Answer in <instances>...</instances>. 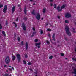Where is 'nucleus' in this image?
<instances>
[{"instance_id": "f257e3e1", "label": "nucleus", "mask_w": 76, "mask_h": 76, "mask_svg": "<svg viewBox=\"0 0 76 76\" xmlns=\"http://www.w3.org/2000/svg\"><path fill=\"white\" fill-rule=\"evenodd\" d=\"M65 31H66V34L68 35V36H71V33L70 32V28H69L68 26H66L65 27Z\"/></svg>"}, {"instance_id": "f03ea898", "label": "nucleus", "mask_w": 76, "mask_h": 76, "mask_svg": "<svg viewBox=\"0 0 76 76\" xmlns=\"http://www.w3.org/2000/svg\"><path fill=\"white\" fill-rule=\"evenodd\" d=\"M65 8V5H63L61 7L60 9V6H58L56 8V9L58 10V12H61L62 10V9H64Z\"/></svg>"}, {"instance_id": "7ed1b4c3", "label": "nucleus", "mask_w": 76, "mask_h": 76, "mask_svg": "<svg viewBox=\"0 0 76 76\" xmlns=\"http://www.w3.org/2000/svg\"><path fill=\"white\" fill-rule=\"evenodd\" d=\"M5 61L7 64H8L9 63V62L10 61V58H9V57L7 56L6 57Z\"/></svg>"}, {"instance_id": "20e7f679", "label": "nucleus", "mask_w": 76, "mask_h": 76, "mask_svg": "<svg viewBox=\"0 0 76 76\" xmlns=\"http://www.w3.org/2000/svg\"><path fill=\"white\" fill-rule=\"evenodd\" d=\"M17 59L18 60V63H19L20 61V59H21V57H20V55L19 54H17L16 55Z\"/></svg>"}, {"instance_id": "39448f33", "label": "nucleus", "mask_w": 76, "mask_h": 76, "mask_svg": "<svg viewBox=\"0 0 76 76\" xmlns=\"http://www.w3.org/2000/svg\"><path fill=\"white\" fill-rule=\"evenodd\" d=\"M7 10V6L5 5L4 6V8L3 9V11L4 13H6V10Z\"/></svg>"}, {"instance_id": "423d86ee", "label": "nucleus", "mask_w": 76, "mask_h": 76, "mask_svg": "<svg viewBox=\"0 0 76 76\" xmlns=\"http://www.w3.org/2000/svg\"><path fill=\"white\" fill-rule=\"evenodd\" d=\"M22 27L24 31H26V26L25 23H23L22 24Z\"/></svg>"}, {"instance_id": "0eeeda50", "label": "nucleus", "mask_w": 76, "mask_h": 76, "mask_svg": "<svg viewBox=\"0 0 76 76\" xmlns=\"http://www.w3.org/2000/svg\"><path fill=\"white\" fill-rule=\"evenodd\" d=\"M36 18L37 19V20H39L40 18H41V15L39 13L37 14V16H36Z\"/></svg>"}, {"instance_id": "6e6552de", "label": "nucleus", "mask_w": 76, "mask_h": 76, "mask_svg": "<svg viewBox=\"0 0 76 76\" xmlns=\"http://www.w3.org/2000/svg\"><path fill=\"white\" fill-rule=\"evenodd\" d=\"M16 9V6H14L12 9V14H13V13H14V12L15 11V10Z\"/></svg>"}, {"instance_id": "1a4fd4ad", "label": "nucleus", "mask_w": 76, "mask_h": 76, "mask_svg": "<svg viewBox=\"0 0 76 76\" xmlns=\"http://www.w3.org/2000/svg\"><path fill=\"white\" fill-rule=\"evenodd\" d=\"M35 45L37 47V48H40V46L39 45H41V43L39 42L38 43H35Z\"/></svg>"}, {"instance_id": "9d476101", "label": "nucleus", "mask_w": 76, "mask_h": 76, "mask_svg": "<svg viewBox=\"0 0 76 76\" xmlns=\"http://www.w3.org/2000/svg\"><path fill=\"white\" fill-rule=\"evenodd\" d=\"M66 18H70L71 17V15L69 13H67L65 15Z\"/></svg>"}, {"instance_id": "9b49d317", "label": "nucleus", "mask_w": 76, "mask_h": 76, "mask_svg": "<svg viewBox=\"0 0 76 76\" xmlns=\"http://www.w3.org/2000/svg\"><path fill=\"white\" fill-rule=\"evenodd\" d=\"M25 48L26 50H28V42H26L25 44Z\"/></svg>"}, {"instance_id": "f8f14e48", "label": "nucleus", "mask_w": 76, "mask_h": 76, "mask_svg": "<svg viewBox=\"0 0 76 76\" xmlns=\"http://www.w3.org/2000/svg\"><path fill=\"white\" fill-rule=\"evenodd\" d=\"M73 70L74 72H73V73H74L75 75H76V69L75 68H74L73 69Z\"/></svg>"}, {"instance_id": "ddd939ff", "label": "nucleus", "mask_w": 76, "mask_h": 76, "mask_svg": "<svg viewBox=\"0 0 76 76\" xmlns=\"http://www.w3.org/2000/svg\"><path fill=\"white\" fill-rule=\"evenodd\" d=\"M12 60H13V61H14V60H15L16 59V56H12Z\"/></svg>"}, {"instance_id": "4468645a", "label": "nucleus", "mask_w": 76, "mask_h": 76, "mask_svg": "<svg viewBox=\"0 0 76 76\" xmlns=\"http://www.w3.org/2000/svg\"><path fill=\"white\" fill-rule=\"evenodd\" d=\"M4 76H11L12 75L11 74H10L9 76V74L7 73H5L4 75H3Z\"/></svg>"}, {"instance_id": "2eb2a0df", "label": "nucleus", "mask_w": 76, "mask_h": 76, "mask_svg": "<svg viewBox=\"0 0 76 76\" xmlns=\"http://www.w3.org/2000/svg\"><path fill=\"white\" fill-rule=\"evenodd\" d=\"M2 34H3V35L4 36V37H6V33L5 32V31H2Z\"/></svg>"}, {"instance_id": "dca6fc26", "label": "nucleus", "mask_w": 76, "mask_h": 76, "mask_svg": "<svg viewBox=\"0 0 76 76\" xmlns=\"http://www.w3.org/2000/svg\"><path fill=\"white\" fill-rule=\"evenodd\" d=\"M37 33V32L35 31V32H34L32 34V35L31 36V37H34V35H35V34H36Z\"/></svg>"}, {"instance_id": "f3484780", "label": "nucleus", "mask_w": 76, "mask_h": 76, "mask_svg": "<svg viewBox=\"0 0 76 76\" xmlns=\"http://www.w3.org/2000/svg\"><path fill=\"white\" fill-rule=\"evenodd\" d=\"M32 14L33 15H35V10H34L31 12Z\"/></svg>"}, {"instance_id": "a211bd4d", "label": "nucleus", "mask_w": 76, "mask_h": 76, "mask_svg": "<svg viewBox=\"0 0 76 76\" xmlns=\"http://www.w3.org/2000/svg\"><path fill=\"white\" fill-rule=\"evenodd\" d=\"M45 10H46V8H43V13H45Z\"/></svg>"}, {"instance_id": "6ab92c4d", "label": "nucleus", "mask_w": 76, "mask_h": 76, "mask_svg": "<svg viewBox=\"0 0 76 76\" xmlns=\"http://www.w3.org/2000/svg\"><path fill=\"white\" fill-rule=\"evenodd\" d=\"M13 24L15 25V28H17V24L16 23H15V22H13Z\"/></svg>"}, {"instance_id": "aec40b11", "label": "nucleus", "mask_w": 76, "mask_h": 76, "mask_svg": "<svg viewBox=\"0 0 76 76\" xmlns=\"http://www.w3.org/2000/svg\"><path fill=\"white\" fill-rule=\"evenodd\" d=\"M53 6L54 7V9H56V7H57V5L56 4H54V5H53Z\"/></svg>"}, {"instance_id": "412c9836", "label": "nucleus", "mask_w": 76, "mask_h": 76, "mask_svg": "<svg viewBox=\"0 0 76 76\" xmlns=\"http://www.w3.org/2000/svg\"><path fill=\"white\" fill-rule=\"evenodd\" d=\"M72 29L73 31H72V32H73L74 33H76V31H74L75 30V28H72Z\"/></svg>"}, {"instance_id": "4be33fe9", "label": "nucleus", "mask_w": 76, "mask_h": 76, "mask_svg": "<svg viewBox=\"0 0 76 76\" xmlns=\"http://www.w3.org/2000/svg\"><path fill=\"white\" fill-rule=\"evenodd\" d=\"M23 61L24 64H26V61H25V60H23Z\"/></svg>"}, {"instance_id": "5701e85b", "label": "nucleus", "mask_w": 76, "mask_h": 76, "mask_svg": "<svg viewBox=\"0 0 76 76\" xmlns=\"http://www.w3.org/2000/svg\"><path fill=\"white\" fill-rule=\"evenodd\" d=\"M24 12L25 15H26V13L27 12V10H24Z\"/></svg>"}, {"instance_id": "b1692460", "label": "nucleus", "mask_w": 76, "mask_h": 76, "mask_svg": "<svg viewBox=\"0 0 76 76\" xmlns=\"http://www.w3.org/2000/svg\"><path fill=\"white\" fill-rule=\"evenodd\" d=\"M18 40V41H20V37H18L17 38Z\"/></svg>"}, {"instance_id": "393cba45", "label": "nucleus", "mask_w": 76, "mask_h": 76, "mask_svg": "<svg viewBox=\"0 0 76 76\" xmlns=\"http://www.w3.org/2000/svg\"><path fill=\"white\" fill-rule=\"evenodd\" d=\"M47 30L48 31H51V29L48 28L47 29Z\"/></svg>"}, {"instance_id": "a878e982", "label": "nucleus", "mask_w": 76, "mask_h": 76, "mask_svg": "<svg viewBox=\"0 0 76 76\" xmlns=\"http://www.w3.org/2000/svg\"><path fill=\"white\" fill-rule=\"evenodd\" d=\"M43 34V31L42 30H41L40 31V34L41 35H42V34Z\"/></svg>"}, {"instance_id": "bb28decb", "label": "nucleus", "mask_w": 76, "mask_h": 76, "mask_svg": "<svg viewBox=\"0 0 76 76\" xmlns=\"http://www.w3.org/2000/svg\"><path fill=\"white\" fill-rule=\"evenodd\" d=\"M53 56H50L49 57V59H52L53 58Z\"/></svg>"}, {"instance_id": "cd10ccee", "label": "nucleus", "mask_w": 76, "mask_h": 76, "mask_svg": "<svg viewBox=\"0 0 76 76\" xmlns=\"http://www.w3.org/2000/svg\"><path fill=\"white\" fill-rule=\"evenodd\" d=\"M3 7V5L2 4H0V8H2Z\"/></svg>"}, {"instance_id": "c85d7f7f", "label": "nucleus", "mask_w": 76, "mask_h": 76, "mask_svg": "<svg viewBox=\"0 0 76 76\" xmlns=\"http://www.w3.org/2000/svg\"><path fill=\"white\" fill-rule=\"evenodd\" d=\"M38 41V39H35L34 40V41L35 42H37Z\"/></svg>"}, {"instance_id": "c756f323", "label": "nucleus", "mask_w": 76, "mask_h": 76, "mask_svg": "<svg viewBox=\"0 0 76 76\" xmlns=\"http://www.w3.org/2000/svg\"><path fill=\"white\" fill-rule=\"evenodd\" d=\"M21 45H24V44L23 43V41H22L21 42Z\"/></svg>"}, {"instance_id": "7c9ffc66", "label": "nucleus", "mask_w": 76, "mask_h": 76, "mask_svg": "<svg viewBox=\"0 0 76 76\" xmlns=\"http://www.w3.org/2000/svg\"><path fill=\"white\" fill-rule=\"evenodd\" d=\"M24 20L25 21H26L27 20V18L25 17L24 18Z\"/></svg>"}, {"instance_id": "2f4dec72", "label": "nucleus", "mask_w": 76, "mask_h": 76, "mask_svg": "<svg viewBox=\"0 0 76 76\" xmlns=\"http://www.w3.org/2000/svg\"><path fill=\"white\" fill-rule=\"evenodd\" d=\"M65 22L66 23H69V21H68V20H65Z\"/></svg>"}, {"instance_id": "473e14b6", "label": "nucleus", "mask_w": 76, "mask_h": 76, "mask_svg": "<svg viewBox=\"0 0 76 76\" xmlns=\"http://www.w3.org/2000/svg\"><path fill=\"white\" fill-rule=\"evenodd\" d=\"M46 43H47V44H50V42H49V41L47 40L46 41Z\"/></svg>"}, {"instance_id": "72a5a7b5", "label": "nucleus", "mask_w": 76, "mask_h": 76, "mask_svg": "<svg viewBox=\"0 0 76 76\" xmlns=\"http://www.w3.org/2000/svg\"><path fill=\"white\" fill-rule=\"evenodd\" d=\"M55 37V33H54L52 36V38H54Z\"/></svg>"}, {"instance_id": "f704fd0d", "label": "nucleus", "mask_w": 76, "mask_h": 76, "mask_svg": "<svg viewBox=\"0 0 76 76\" xmlns=\"http://www.w3.org/2000/svg\"><path fill=\"white\" fill-rule=\"evenodd\" d=\"M6 25H7L8 24V23L7 22V20H6Z\"/></svg>"}, {"instance_id": "c9c22d12", "label": "nucleus", "mask_w": 76, "mask_h": 76, "mask_svg": "<svg viewBox=\"0 0 76 76\" xmlns=\"http://www.w3.org/2000/svg\"><path fill=\"white\" fill-rule=\"evenodd\" d=\"M0 29H2V26H1V24H0Z\"/></svg>"}, {"instance_id": "e433bc0d", "label": "nucleus", "mask_w": 76, "mask_h": 76, "mask_svg": "<svg viewBox=\"0 0 76 76\" xmlns=\"http://www.w3.org/2000/svg\"><path fill=\"white\" fill-rule=\"evenodd\" d=\"M60 54L62 56H64V54H63V53H61Z\"/></svg>"}, {"instance_id": "4c0bfd02", "label": "nucleus", "mask_w": 76, "mask_h": 76, "mask_svg": "<svg viewBox=\"0 0 76 76\" xmlns=\"http://www.w3.org/2000/svg\"><path fill=\"white\" fill-rule=\"evenodd\" d=\"M31 63L30 62H28V65L29 66H30V65H31Z\"/></svg>"}, {"instance_id": "58836bf2", "label": "nucleus", "mask_w": 76, "mask_h": 76, "mask_svg": "<svg viewBox=\"0 0 76 76\" xmlns=\"http://www.w3.org/2000/svg\"><path fill=\"white\" fill-rule=\"evenodd\" d=\"M19 18V17H17V19L16 20V22H18V19Z\"/></svg>"}, {"instance_id": "ea45409f", "label": "nucleus", "mask_w": 76, "mask_h": 76, "mask_svg": "<svg viewBox=\"0 0 76 76\" xmlns=\"http://www.w3.org/2000/svg\"><path fill=\"white\" fill-rule=\"evenodd\" d=\"M14 37H15V38H16V33H14Z\"/></svg>"}, {"instance_id": "a19ab883", "label": "nucleus", "mask_w": 76, "mask_h": 76, "mask_svg": "<svg viewBox=\"0 0 76 76\" xmlns=\"http://www.w3.org/2000/svg\"><path fill=\"white\" fill-rule=\"evenodd\" d=\"M25 58H27L28 57V55H27V54L25 55Z\"/></svg>"}, {"instance_id": "79ce46f5", "label": "nucleus", "mask_w": 76, "mask_h": 76, "mask_svg": "<svg viewBox=\"0 0 76 76\" xmlns=\"http://www.w3.org/2000/svg\"><path fill=\"white\" fill-rule=\"evenodd\" d=\"M48 36L50 38L51 37V36H50V34H48Z\"/></svg>"}, {"instance_id": "37998d69", "label": "nucleus", "mask_w": 76, "mask_h": 76, "mask_svg": "<svg viewBox=\"0 0 76 76\" xmlns=\"http://www.w3.org/2000/svg\"><path fill=\"white\" fill-rule=\"evenodd\" d=\"M50 1V2H53L54 1V0H49Z\"/></svg>"}, {"instance_id": "c03bdc74", "label": "nucleus", "mask_w": 76, "mask_h": 76, "mask_svg": "<svg viewBox=\"0 0 76 76\" xmlns=\"http://www.w3.org/2000/svg\"><path fill=\"white\" fill-rule=\"evenodd\" d=\"M53 38V40H54V41H56V39L55 38V37H54Z\"/></svg>"}, {"instance_id": "a18cd8bd", "label": "nucleus", "mask_w": 76, "mask_h": 76, "mask_svg": "<svg viewBox=\"0 0 76 76\" xmlns=\"http://www.w3.org/2000/svg\"><path fill=\"white\" fill-rule=\"evenodd\" d=\"M26 7L25 6V7H24V10H26Z\"/></svg>"}, {"instance_id": "49530a36", "label": "nucleus", "mask_w": 76, "mask_h": 76, "mask_svg": "<svg viewBox=\"0 0 76 76\" xmlns=\"http://www.w3.org/2000/svg\"><path fill=\"white\" fill-rule=\"evenodd\" d=\"M33 31H35V28H33Z\"/></svg>"}, {"instance_id": "de8ad7c7", "label": "nucleus", "mask_w": 76, "mask_h": 76, "mask_svg": "<svg viewBox=\"0 0 76 76\" xmlns=\"http://www.w3.org/2000/svg\"><path fill=\"white\" fill-rule=\"evenodd\" d=\"M50 6H53V4L52 3L50 4Z\"/></svg>"}, {"instance_id": "09e8293b", "label": "nucleus", "mask_w": 76, "mask_h": 76, "mask_svg": "<svg viewBox=\"0 0 76 76\" xmlns=\"http://www.w3.org/2000/svg\"><path fill=\"white\" fill-rule=\"evenodd\" d=\"M58 19H60V16H58Z\"/></svg>"}, {"instance_id": "8fccbe9b", "label": "nucleus", "mask_w": 76, "mask_h": 76, "mask_svg": "<svg viewBox=\"0 0 76 76\" xmlns=\"http://www.w3.org/2000/svg\"><path fill=\"white\" fill-rule=\"evenodd\" d=\"M30 71H31V72H32V71H33L32 69H30Z\"/></svg>"}, {"instance_id": "3c124183", "label": "nucleus", "mask_w": 76, "mask_h": 76, "mask_svg": "<svg viewBox=\"0 0 76 76\" xmlns=\"http://www.w3.org/2000/svg\"><path fill=\"white\" fill-rule=\"evenodd\" d=\"M65 39L66 41H67V39L66 37L65 38Z\"/></svg>"}, {"instance_id": "603ef678", "label": "nucleus", "mask_w": 76, "mask_h": 76, "mask_svg": "<svg viewBox=\"0 0 76 76\" xmlns=\"http://www.w3.org/2000/svg\"><path fill=\"white\" fill-rule=\"evenodd\" d=\"M4 67H7V66L6 65H4Z\"/></svg>"}, {"instance_id": "864d4df0", "label": "nucleus", "mask_w": 76, "mask_h": 76, "mask_svg": "<svg viewBox=\"0 0 76 76\" xmlns=\"http://www.w3.org/2000/svg\"><path fill=\"white\" fill-rule=\"evenodd\" d=\"M20 4H18V7H20Z\"/></svg>"}, {"instance_id": "5fc2aeb1", "label": "nucleus", "mask_w": 76, "mask_h": 76, "mask_svg": "<svg viewBox=\"0 0 76 76\" xmlns=\"http://www.w3.org/2000/svg\"><path fill=\"white\" fill-rule=\"evenodd\" d=\"M9 70H10V71H12V69H11V68H9Z\"/></svg>"}, {"instance_id": "6e6d98bb", "label": "nucleus", "mask_w": 76, "mask_h": 76, "mask_svg": "<svg viewBox=\"0 0 76 76\" xmlns=\"http://www.w3.org/2000/svg\"><path fill=\"white\" fill-rule=\"evenodd\" d=\"M34 73H35V74H36V75H37V72H35Z\"/></svg>"}, {"instance_id": "4d7b16f0", "label": "nucleus", "mask_w": 76, "mask_h": 76, "mask_svg": "<svg viewBox=\"0 0 76 76\" xmlns=\"http://www.w3.org/2000/svg\"><path fill=\"white\" fill-rule=\"evenodd\" d=\"M8 67H12L11 66H7Z\"/></svg>"}, {"instance_id": "13d9d810", "label": "nucleus", "mask_w": 76, "mask_h": 76, "mask_svg": "<svg viewBox=\"0 0 76 76\" xmlns=\"http://www.w3.org/2000/svg\"><path fill=\"white\" fill-rule=\"evenodd\" d=\"M19 9L20 10H22V8H19Z\"/></svg>"}, {"instance_id": "bf43d9fd", "label": "nucleus", "mask_w": 76, "mask_h": 76, "mask_svg": "<svg viewBox=\"0 0 76 76\" xmlns=\"http://www.w3.org/2000/svg\"><path fill=\"white\" fill-rule=\"evenodd\" d=\"M33 5L34 6V5H35V3H34L33 4Z\"/></svg>"}, {"instance_id": "052dcab7", "label": "nucleus", "mask_w": 76, "mask_h": 76, "mask_svg": "<svg viewBox=\"0 0 76 76\" xmlns=\"http://www.w3.org/2000/svg\"><path fill=\"white\" fill-rule=\"evenodd\" d=\"M30 0V1H31V2L32 1H33V0Z\"/></svg>"}, {"instance_id": "680f3d73", "label": "nucleus", "mask_w": 76, "mask_h": 76, "mask_svg": "<svg viewBox=\"0 0 76 76\" xmlns=\"http://www.w3.org/2000/svg\"><path fill=\"white\" fill-rule=\"evenodd\" d=\"M44 19V18H42V20Z\"/></svg>"}, {"instance_id": "e2e57ef3", "label": "nucleus", "mask_w": 76, "mask_h": 76, "mask_svg": "<svg viewBox=\"0 0 76 76\" xmlns=\"http://www.w3.org/2000/svg\"><path fill=\"white\" fill-rule=\"evenodd\" d=\"M12 70H14V68L13 67H12Z\"/></svg>"}, {"instance_id": "0e129e2a", "label": "nucleus", "mask_w": 76, "mask_h": 76, "mask_svg": "<svg viewBox=\"0 0 76 76\" xmlns=\"http://www.w3.org/2000/svg\"><path fill=\"white\" fill-rule=\"evenodd\" d=\"M59 41H57V43H59Z\"/></svg>"}, {"instance_id": "69168bd1", "label": "nucleus", "mask_w": 76, "mask_h": 76, "mask_svg": "<svg viewBox=\"0 0 76 76\" xmlns=\"http://www.w3.org/2000/svg\"><path fill=\"white\" fill-rule=\"evenodd\" d=\"M65 59H66V60H67V58H66Z\"/></svg>"}, {"instance_id": "338daca9", "label": "nucleus", "mask_w": 76, "mask_h": 76, "mask_svg": "<svg viewBox=\"0 0 76 76\" xmlns=\"http://www.w3.org/2000/svg\"><path fill=\"white\" fill-rule=\"evenodd\" d=\"M6 72H8V70H6Z\"/></svg>"}, {"instance_id": "774afa93", "label": "nucleus", "mask_w": 76, "mask_h": 76, "mask_svg": "<svg viewBox=\"0 0 76 76\" xmlns=\"http://www.w3.org/2000/svg\"><path fill=\"white\" fill-rule=\"evenodd\" d=\"M59 46H60V45H58V47H59Z\"/></svg>"}]
</instances>
